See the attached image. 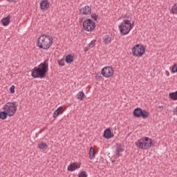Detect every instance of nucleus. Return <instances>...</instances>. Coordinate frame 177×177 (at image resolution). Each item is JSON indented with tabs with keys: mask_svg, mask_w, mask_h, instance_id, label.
Instances as JSON below:
<instances>
[{
	"mask_svg": "<svg viewBox=\"0 0 177 177\" xmlns=\"http://www.w3.org/2000/svg\"><path fill=\"white\" fill-rule=\"evenodd\" d=\"M99 78H101L100 76H96V80H99Z\"/></svg>",
	"mask_w": 177,
	"mask_h": 177,
	"instance_id": "2f4dec72",
	"label": "nucleus"
},
{
	"mask_svg": "<svg viewBox=\"0 0 177 177\" xmlns=\"http://www.w3.org/2000/svg\"><path fill=\"white\" fill-rule=\"evenodd\" d=\"M93 46H95V40L91 41V43L89 44L90 48H93Z\"/></svg>",
	"mask_w": 177,
	"mask_h": 177,
	"instance_id": "c85d7f7f",
	"label": "nucleus"
},
{
	"mask_svg": "<svg viewBox=\"0 0 177 177\" xmlns=\"http://www.w3.org/2000/svg\"><path fill=\"white\" fill-rule=\"evenodd\" d=\"M78 100H84V97H85V93L84 92L80 91L77 95Z\"/></svg>",
	"mask_w": 177,
	"mask_h": 177,
	"instance_id": "4be33fe9",
	"label": "nucleus"
},
{
	"mask_svg": "<svg viewBox=\"0 0 177 177\" xmlns=\"http://www.w3.org/2000/svg\"><path fill=\"white\" fill-rule=\"evenodd\" d=\"M65 62L67 63V64H71V63L74 62V55L68 54L66 56H65Z\"/></svg>",
	"mask_w": 177,
	"mask_h": 177,
	"instance_id": "f3484780",
	"label": "nucleus"
},
{
	"mask_svg": "<svg viewBox=\"0 0 177 177\" xmlns=\"http://www.w3.org/2000/svg\"><path fill=\"white\" fill-rule=\"evenodd\" d=\"M41 10H48L50 8V3L48 0H42L39 3Z\"/></svg>",
	"mask_w": 177,
	"mask_h": 177,
	"instance_id": "9b49d317",
	"label": "nucleus"
},
{
	"mask_svg": "<svg viewBox=\"0 0 177 177\" xmlns=\"http://www.w3.org/2000/svg\"><path fill=\"white\" fill-rule=\"evenodd\" d=\"M15 86H11L10 88V93H15Z\"/></svg>",
	"mask_w": 177,
	"mask_h": 177,
	"instance_id": "cd10ccee",
	"label": "nucleus"
},
{
	"mask_svg": "<svg viewBox=\"0 0 177 177\" xmlns=\"http://www.w3.org/2000/svg\"><path fill=\"white\" fill-rule=\"evenodd\" d=\"M88 175L86 174V171H81L79 174V177H87Z\"/></svg>",
	"mask_w": 177,
	"mask_h": 177,
	"instance_id": "393cba45",
	"label": "nucleus"
},
{
	"mask_svg": "<svg viewBox=\"0 0 177 177\" xmlns=\"http://www.w3.org/2000/svg\"><path fill=\"white\" fill-rule=\"evenodd\" d=\"M80 13L81 15H91L92 13V8L89 6H85L80 8Z\"/></svg>",
	"mask_w": 177,
	"mask_h": 177,
	"instance_id": "ddd939ff",
	"label": "nucleus"
},
{
	"mask_svg": "<svg viewBox=\"0 0 177 177\" xmlns=\"http://www.w3.org/2000/svg\"><path fill=\"white\" fill-rule=\"evenodd\" d=\"M114 39V36L112 35H106L103 37V42L105 45H109V44H111V41Z\"/></svg>",
	"mask_w": 177,
	"mask_h": 177,
	"instance_id": "4468645a",
	"label": "nucleus"
},
{
	"mask_svg": "<svg viewBox=\"0 0 177 177\" xmlns=\"http://www.w3.org/2000/svg\"><path fill=\"white\" fill-rule=\"evenodd\" d=\"M149 115L150 113L149 111L146 110H142L140 108H136L133 111V115L134 117H137V118H140V117H142V118L146 120V118H147Z\"/></svg>",
	"mask_w": 177,
	"mask_h": 177,
	"instance_id": "6e6552de",
	"label": "nucleus"
},
{
	"mask_svg": "<svg viewBox=\"0 0 177 177\" xmlns=\"http://www.w3.org/2000/svg\"><path fill=\"white\" fill-rule=\"evenodd\" d=\"M170 13L172 15H177V3H174L171 9H170Z\"/></svg>",
	"mask_w": 177,
	"mask_h": 177,
	"instance_id": "412c9836",
	"label": "nucleus"
},
{
	"mask_svg": "<svg viewBox=\"0 0 177 177\" xmlns=\"http://www.w3.org/2000/svg\"><path fill=\"white\" fill-rule=\"evenodd\" d=\"M8 2H13V3H16V0H7Z\"/></svg>",
	"mask_w": 177,
	"mask_h": 177,
	"instance_id": "c756f323",
	"label": "nucleus"
},
{
	"mask_svg": "<svg viewBox=\"0 0 177 177\" xmlns=\"http://www.w3.org/2000/svg\"><path fill=\"white\" fill-rule=\"evenodd\" d=\"M1 23L4 27L9 26V24H10V15H8L7 17L3 18L1 20Z\"/></svg>",
	"mask_w": 177,
	"mask_h": 177,
	"instance_id": "2eb2a0df",
	"label": "nucleus"
},
{
	"mask_svg": "<svg viewBox=\"0 0 177 177\" xmlns=\"http://www.w3.org/2000/svg\"><path fill=\"white\" fill-rule=\"evenodd\" d=\"M169 96L170 98H171L172 100H177V91L170 93Z\"/></svg>",
	"mask_w": 177,
	"mask_h": 177,
	"instance_id": "5701e85b",
	"label": "nucleus"
},
{
	"mask_svg": "<svg viewBox=\"0 0 177 177\" xmlns=\"http://www.w3.org/2000/svg\"><path fill=\"white\" fill-rule=\"evenodd\" d=\"M88 154L90 160H93V158H95L96 153L95 152V149H93V147L90 148Z\"/></svg>",
	"mask_w": 177,
	"mask_h": 177,
	"instance_id": "aec40b11",
	"label": "nucleus"
},
{
	"mask_svg": "<svg viewBox=\"0 0 177 177\" xmlns=\"http://www.w3.org/2000/svg\"><path fill=\"white\" fill-rule=\"evenodd\" d=\"M171 72L172 73H177V66L176 65H174L172 68H171Z\"/></svg>",
	"mask_w": 177,
	"mask_h": 177,
	"instance_id": "bb28decb",
	"label": "nucleus"
},
{
	"mask_svg": "<svg viewBox=\"0 0 177 177\" xmlns=\"http://www.w3.org/2000/svg\"><path fill=\"white\" fill-rule=\"evenodd\" d=\"M124 152V147L122 145L117 144L115 151V157L118 158L121 157V153Z\"/></svg>",
	"mask_w": 177,
	"mask_h": 177,
	"instance_id": "f8f14e48",
	"label": "nucleus"
},
{
	"mask_svg": "<svg viewBox=\"0 0 177 177\" xmlns=\"http://www.w3.org/2000/svg\"><path fill=\"white\" fill-rule=\"evenodd\" d=\"M37 146L39 150H46V149H48V144H46V142H41L37 144Z\"/></svg>",
	"mask_w": 177,
	"mask_h": 177,
	"instance_id": "a211bd4d",
	"label": "nucleus"
},
{
	"mask_svg": "<svg viewBox=\"0 0 177 177\" xmlns=\"http://www.w3.org/2000/svg\"><path fill=\"white\" fill-rule=\"evenodd\" d=\"M2 110L0 112L1 120H6L8 117H13L17 111V103L16 102H8L3 106Z\"/></svg>",
	"mask_w": 177,
	"mask_h": 177,
	"instance_id": "f03ea898",
	"label": "nucleus"
},
{
	"mask_svg": "<svg viewBox=\"0 0 177 177\" xmlns=\"http://www.w3.org/2000/svg\"><path fill=\"white\" fill-rule=\"evenodd\" d=\"M165 74H166L167 77H169V71H166Z\"/></svg>",
	"mask_w": 177,
	"mask_h": 177,
	"instance_id": "7c9ffc66",
	"label": "nucleus"
},
{
	"mask_svg": "<svg viewBox=\"0 0 177 177\" xmlns=\"http://www.w3.org/2000/svg\"><path fill=\"white\" fill-rule=\"evenodd\" d=\"M49 71V59H45L39 64L38 66H35L31 71L32 78H40L42 80L46 77Z\"/></svg>",
	"mask_w": 177,
	"mask_h": 177,
	"instance_id": "f257e3e1",
	"label": "nucleus"
},
{
	"mask_svg": "<svg viewBox=\"0 0 177 177\" xmlns=\"http://www.w3.org/2000/svg\"><path fill=\"white\" fill-rule=\"evenodd\" d=\"M95 27H96V23L91 19H87L83 22V28L85 31H93V30H95Z\"/></svg>",
	"mask_w": 177,
	"mask_h": 177,
	"instance_id": "0eeeda50",
	"label": "nucleus"
},
{
	"mask_svg": "<svg viewBox=\"0 0 177 177\" xmlns=\"http://www.w3.org/2000/svg\"><path fill=\"white\" fill-rule=\"evenodd\" d=\"M133 24L131 23V20L124 19L119 25L118 28L122 35H127V34L131 32V30L133 28Z\"/></svg>",
	"mask_w": 177,
	"mask_h": 177,
	"instance_id": "39448f33",
	"label": "nucleus"
},
{
	"mask_svg": "<svg viewBox=\"0 0 177 177\" xmlns=\"http://www.w3.org/2000/svg\"><path fill=\"white\" fill-rule=\"evenodd\" d=\"M101 74L105 78H110L114 74V70L111 66H105L101 70Z\"/></svg>",
	"mask_w": 177,
	"mask_h": 177,
	"instance_id": "1a4fd4ad",
	"label": "nucleus"
},
{
	"mask_svg": "<svg viewBox=\"0 0 177 177\" xmlns=\"http://www.w3.org/2000/svg\"><path fill=\"white\" fill-rule=\"evenodd\" d=\"M62 110H63L62 106L58 107L57 110H55L53 113V118H56L57 117H59V115L60 114V111H62Z\"/></svg>",
	"mask_w": 177,
	"mask_h": 177,
	"instance_id": "6ab92c4d",
	"label": "nucleus"
},
{
	"mask_svg": "<svg viewBox=\"0 0 177 177\" xmlns=\"http://www.w3.org/2000/svg\"><path fill=\"white\" fill-rule=\"evenodd\" d=\"M135 145L137 149L149 150L153 146V140L149 137H142L136 141Z\"/></svg>",
	"mask_w": 177,
	"mask_h": 177,
	"instance_id": "20e7f679",
	"label": "nucleus"
},
{
	"mask_svg": "<svg viewBox=\"0 0 177 177\" xmlns=\"http://www.w3.org/2000/svg\"><path fill=\"white\" fill-rule=\"evenodd\" d=\"M104 138L105 139H111V138H114V134L111 133L110 129H106L104 131Z\"/></svg>",
	"mask_w": 177,
	"mask_h": 177,
	"instance_id": "dca6fc26",
	"label": "nucleus"
},
{
	"mask_svg": "<svg viewBox=\"0 0 177 177\" xmlns=\"http://www.w3.org/2000/svg\"><path fill=\"white\" fill-rule=\"evenodd\" d=\"M64 62H66V59L64 58H62V59L58 60L57 63H58L59 66H60L61 67H63V66H64V64H65Z\"/></svg>",
	"mask_w": 177,
	"mask_h": 177,
	"instance_id": "b1692460",
	"label": "nucleus"
},
{
	"mask_svg": "<svg viewBox=\"0 0 177 177\" xmlns=\"http://www.w3.org/2000/svg\"><path fill=\"white\" fill-rule=\"evenodd\" d=\"M133 56L136 57H142L146 53V48L142 44H136L132 48Z\"/></svg>",
	"mask_w": 177,
	"mask_h": 177,
	"instance_id": "423d86ee",
	"label": "nucleus"
},
{
	"mask_svg": "<svg viewBox=\"0 0 177 177\" xmlns=\"http://www.w3.org/2000/svg\"><path fill=\"white\" fill-rule=\"evenodd\" d=\"M81 168V162H71L70 165L68 166V171L71 172H73L76 169H80Z\"/></svg>",
	"mask_w": 177,
	"mask_h": 177,
	"instance_id": "9d476101",
	"label": "nucleus"
},
{
	"mask_svg": "<svg viewBox=\"0 0 177 177\" xmlns=\"http://www.w3.org/2000/svg\"><path fill=\"white\" fill-rule=\"evenodd\" d=\"M98 17H99L95 13L91 15V19H93V20H97Z\"/></svg>",
	"mask_w": 177,
	"mask_h": 177,
	"instance_id": "a878e982",
	"label": "nucleus"
},
{
	"mask_svg": "<svg viewBox=\"0 0 177 177\" xmlns=\"http://www.w3.org/2000/svg\"><path fill=\"white\" fill-rule=\"evenodd\" d=\"M37 47L43 50H48L53 45V37L49 35L43 34L37 39Z\"/></svg>",
	"mask_w": 177,
	"mask_h": 177,
	"instance_id": "7ed1b4c3",
	"label": "nucleus"
}]
</instances>
